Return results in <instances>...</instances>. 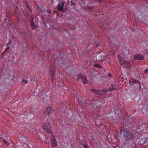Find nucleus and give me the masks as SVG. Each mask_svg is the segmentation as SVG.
<instances>
[{
    "instance_id": "10",
    "label": "nucleus",
    "mask_w": 148,
    "mask_h": 148,
    "mask_svg": "<svg viewBox=\"0 0 148 148\" xmlns=\"http://www.w3.org/2000/svg\"><path fill=\"white\" fill-rule=\"evenodd\" d=\"M33 20V19L32 18L30 21V23L32 28L34 29L37 27V26L35 25Z\"/></svg>"
},
{
    "instance_id": "22",
    "label": "nucleus",
    "mask_w": 148,
    "mask_h": 148,
    "mask_svg": "<svg viewBox=\"0 0 148 148\" xmlns=\"http://www.w3.org/2000/svg\"><path fill=\"white\" fill-rule=\"evenodd\" d=\"M93 8V7H90V8L89 9L90 10H91Z\"/></svg>"
},
{
    "instance_id": "3",
    "label": "nucleus",
    "mask_w": 148,
    "mask_h": 148,
    "mask_svg": "<svg viewBox=\"0 0 148 148\" xmlns=\"http://www.w3.org/2000/svg\"><path fill=\"white\" fill-rule=\"evenodd\" d=\"M43 129L46 132L48 133H51V125L49 123H44L42 125Z\"/></svg>"
},
{
    "instance_id": "9",
    "label": "nucleus",
    "mask_w": 148,
    "mask_h": 148,
    "mask_svg": "<svg viewBox=\"0 0 148 148\" xmlns=\"http://www.w3.org/2000/svg\"><path fill=\"white\" fill-rule=\"evenodd\" d=\"M64 6V3H62L61 5L60 4H58V9L60 11H63V7Z\"/></svg>"
},
{
    "instance_id": "4",
    "label": "nucleus",
    "mask_w": 148,
    "mask_h": 148,
    "mask_svg": "<svg viewBox=\"0 0 148 148\" xmlns=\"http://www.w3.org/2000/svg\"><path fill=\"white\" fill-rule=\"evenodd\" d=\"M121 65L125 68H129L130 66V63L129 62H126L123 59L119 60Z\"/></svg>"
},
{
    "instance_id": "7",
    "label": "nucleus",
    "mask_w": 148,
    "mask_h": 148,
    "mask_svg": "<svg viewBox=\"0 0 148 148\" xmlns=\"http://www.w3.org/2000/svg\"><path fill=\"white\" fill-rule=\"evenodd\" d=\"M51 70L50 69H49V74L50 76L51 77V79L52 81L53 82L54 81V75L55 74V71L53 69L52 67H51Z\"/></svg>"
},
{
    "instance_id": "12",
    "label": "nucleus",
    "mask_w": 148,
    "mask_h": 148,
    "mask_svg": "<svg viewBox=\"0 0 148 148\" xmlns=\"http://www.w3.org/2000/svg\"><path fill=\"white\" fill-rule=\"evenodd\" d=\"M116 88L114 87L113 85H110L109 88V90L110 91H112L113 90H116Z\"/></svg>"
},
{
    "instance_id": "20",
    "label": "nucleus",
    "mask_w": 148,
    "mask_h": 148,
    "mask_svg": "<svg viewBox=\"0 0 148 148\" xmlns=\"http://www.w3.org/2000/svg\"><path fill=\"white\" fill-rule=\"evenodd\" d=\"M100 43H97L96 45V46L97 47H98L100 45Z\"/></svg>"
},
{
    "instance_id": "14",
    "label": "nucleus",
    "mask_w": 148,
    "mask_h": 148,
    "mask_svg": "<svg viewBox=\"0 0 148 148\" xmlns=\"http://www.w3.org/2000/svg\"><path fill=\"white\" fill-rule=\"evenodd\" d=\"M95 67H97L99 68H101V66L99 64H95L94 65Z\"/></svg>"
},
{
    "instance_id": "13",
    "label": "nucleus",
    "mask_w": 148,
    "mask_h": 148,
    "mask_svg": "<svg viewBox=\"0 0 148 148\" xmlns=\"http://www.w3.org/2000/svg\"><path fill=\"white\" fill-rule=\"evenodd\" d=\"M133 137H134V136L131 135L127 136V139H126V140H127L130 139L131 138H133Z\"/></svg>"
},
{
    "instance_id": "11",
    "label": "nucleus",
    "mask_w": 148,
    "mask_h": 148,
    "mask_svg": "<svg viewBox=\"0 0 148 148\" xmlns=\"http://www.w3.org/2000/svg\"><path fill=\"white\" fill-rule=\"evenodd\" d=\"M51 144L52 146L56 147L57 145L56 140L55 138H52L51 139Z\"/></svg>"
},
{
    "instance_id": "18",
    "label": "nucleus",
    "mask_w": 148,
    "mask_h": 148,
    "mask_svg": "<svg viewBox=\"0 0 148 148\" xmlns=\"http://www.w3.org/2000/svg\"><path fill=\"white\" fill-rule=\"evenodd\" d=\"M10 48V47H6V49L5 50V52L6 51H7L8 49H9Z\"/></svg>"
},
{
    "instance_id": "19",
    "label": "nucleus",
    "mask_w": 148,
    "mask_h": 148,
    "mask_svg": "<svg viewBox=\"0 0 148 148\" xmlns=\"http://www.w3.org/2000/svg\"><path fill=\"white\" fill-rule=\"evenodd\" d=\"M145 72L146 73H148V69H146L145 71Z\"/></svg>"
},
{
    "instance_id": "1",
    "label": "nucleus",
    "mask_w": 148,
    "mask_h": 148,
    "mask_svg": "<svg viewBox=\"0 0 148 148\" xmlns=\"http://www.w3.org/2000/svg\"><path fill=\"white\" fill-rule=\"evenodd\" d=\"M54 110L52 107L50 106H48L46 107L44 112L46 114L49 115L53 113L54 112Z\"/></svg>"
},
{
    "instance_id": "5",
    "label": "nucleus",
    "mask_w": 148,
    "mask_h": 148,
    "mask_svg": "<svg viewBox=\"0 0 148 148\" xmlns=\"http://www.w3.org/2000/svg\"><path fill=\"white\" fill-rule=\"evenodd\" d=\"M78 78L77 79L78 80H79V78L82 79V80L83 83L85 84H87L88 83V80L86 77L83 76L81 74H80L78 75Z\"/></svg>"
},
{
    "instance_id": "6",
    "label": "nucleus",
    "mask_w": 148,
    "mask_h": 148,
    "mask_svg": "<svg viewBox=\"0 0 148 148\" xmlns=\"http://www.w3.org/2000/svg\"><path fill=\"white\" fill-rule=\"evenodd\" d=\"M130 84L131 85H133L135 84H140L139 87H141L140 86V82L137 80L132 78L131 79L129 82Z\"/></svg>"
},
{
    "instance_id": "17",
    "label": "nucleus",
    "mask_w": 148,
    "mask_h": 148,
    "mask_svg": "<svg viewBox=\"0 0 148 148\" xmlns=\"http://www.w3.org/2000/svg\"><path fill=\"white\" fill-rule=\"evenodd\" d=\"M22 82L24 83H27L28 81L27 80L23 79L22 80Z\"/></svg>"
},
{
    "instance_id": "8",
    "label": "nucleus",
    "mask_w": 148,
    "mask_h": 148,
    "mask_svg": "<svg viewBox=\"0 0 148 148\" xmlns=\"http://www.w3.org/2000/svg\"><path fill=\"white\" fill-rule=\"evenodd\" d=\"M134 58L136 60H142L144 58V57L141 54H138L135 55Z\"/></svg>"
},
{
    "instance_id": "16",
    "label": "nucleus",
    "mask_w": 148,
    "mask_h": 148,
    "mask_svg": "<svg viewBox=\"0 0 148 148\" xmlns=\"http://www.w3.org/2000/svg\"><path fill=\"white\" fill-rule=\"evenodd\" d=\"M82 144L83 146L84 147V148H89L88 147L86 146L85 143H82Z\"/></svg>"
},
{
    "instance_id": "15",
    "label": "nucleus",
    "mask_w": 148,
    "mask_h": 148,
    "mask_svg": "<svg viewBox=\"0 0 148 148\" xmlns=\"http://www.w3.org/2000/svg\"><path fill=\"white\" fill-rule=\"evenodd\" d=\"M3 141L8 146L9 145V142L8 141H7L5 140H3Z\"/></svg>"
},
{
    "instance_id": "2",
    "label": "nucleus",
    "mask_w": 148,
    "mask_h": 148,
    "mask_svg": "<svg viewBox=\"0 0 148 148\" xmlns=\"http://www.w3.org/2000/svg\"><path fill=\"white\" fill-rule=\"evenodd\" d=\"M90 90L92 92L101 95L104 94L107 91V90L106 89L103 90H98L94 89H91Z\"/></svg>"
},
{
    "instance_id": "21",
    "label": "nucleus",
    "mask_w": 148,
    "mask_h": 148,
    "mask_svg": "<svg viewBox=\"0 0 148 148\" xmlns=\"http://www.w3.org/2000/svg\"><path fill=\"white\" fill-rule=\"evenodd\" d=\"M11 44V42L10 41H9L8 42V43L7 45H10Z\"/></svg>"
}]
</instances>
